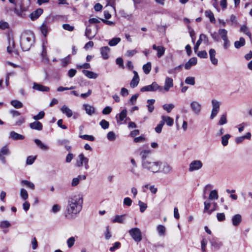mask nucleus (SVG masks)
<instances>
[{
  "label": "nucleus",
  "instance_id": "nucleus-1",
  "mask_svg": "<svg viewBox=\"0 0 252 252\" xmlns=\"http://www.w3.org/2000/svg\"><path fill=\"white\" fill-rule=\"evenodd\" d=\"M83 203L82 194H77L69 197L67 201V205L64 213V216L67 219H73L82 210Z\"/></svg>",
  "mask_w": 252,
  "mask_h": 252
},
{
  "label": "nucleus",
  "instance_id": "nucleus-2",
  "mask_svg": "<svg viewBox=\"0 0 252 252\" xmlns=\"http://www.w3.org/2000/svg\"><path fill=\"white\" fill-rule=\"evenodd\" d=\"M161 162L158 161H154L152 159L144 160L142 163L143 168L146 169L153 173H157L160 171Z\"/></svg>",
  "mask_w": 252,
  "mask_h": 252
},
{
  "label": "nucleus",
  "instance_id": "nucleus-3",
  "mask_svg": "<svg viewBox=\"0 0 252 252\" xmlns=\"http://www.w3.org/2000/svg\"><path fill=\"white\" fill-rule=\"evenodd\" d=\"M33 43L32 35H23L20 40V45L22 50L24 51H28Z\"/></svg>",
  "mask_w": 252,
  "mask_h": 252
},
{
  "label": "nucleus",
  "instance_id": "nucleus-4",
  "mask_svg": "<svg viewBox=\"0 0 252 252\" xmlns=\"http://www.w3.org/2000/svg\"><path fill=\"white\" fill-rule=\"evenodd\" d=\"M89 161V159L82 153L78 156V158L75 165L77 167H81L84 166L85 169L86 170H88L90 168Z\"/></svg>",
  "mask_w": 252,
  "mask_h": 252
},
{
  "label": "nucleus",
  "instance_id": "nucleus-5",
  "mask_svg": "<svg viewBox=\"0 0 252 252\" xmlns=\"http://www.w3.org/2000/svg\"><path fill=\"white\" fill-rule=\"evenodd\" d=\"M218 33L223 41V48L225 49H227L230 45V43L228 38L227 30L224 29H220L218 31Z\"/></svg>",
  "mask_w": 252,
  "mask_h": 252
},
{
  "label": "nucleus",
  "instance_id": "nucleus-6",
  "mask_svg": "<svg viewBox=\"0 0 252 252\" xmlns=\"http://www.w3.org/2000/svg\"><path fill=\"white\" fill-rule=\"evenodd\" d=\"M158 90L159 92H163V87L159 86L156 82L152 83L151 85L142 87L140 91L144 92H155Z\"/></svg>",
  "mask_w": 252,
  "mask_h": 252
},
{
  "label": "nucleus",
  "instance_id": "nucleus-7",
  "mask_svg": "<svg viewBox=\"0 0 252 252\" xmlns=\"http://www.w3.org/2000/svg\"><path fill=\"white\" fill-rule=\"evenodd\" d=\"M212 109L210 115V119H213L218 114L220 111L221 102L216 99H213L211 101Z\"/></svg>",
  "mask_w": 252,
  "mask_h": 252
},
{
  "label": "nucleus",
  "instance_id": "nucleus-8",
  "mask_svg": "<svg viewBox=\"0 0 252 252\" xmlns=\"http://www.w3.org/2000/svg\"><path fill=\"white\" fill-rule=\"evenodd\" d=\"M128 233L132 239L137 242H140L142 240V233L139 228L134 227L130 229Z\"/></svg>",
  "mask_w": 252,
  "mask_h": 252
},
{
  "label": "nucleus",
  "instance_id": "nucleus-9",
  "mask_svg": "<svg viewBox=\"0 0 252 252\" xmlns=\"http://www.w3.org/2000/svg\"><path fill=\"white\" fill-rule=\"evenodd\" d=\"M189 106L191 112L194 115H200L202 110V105L199 102L192 101L190 102Z\"/></svg>",
  "mask_w": 252,
  "mask_h": 252
},
{
  "label": "nucleus",
  "instance_id": "nucleus-10",
  "mask_svg": "<svg viewBox=\"0 0 252 252\" xmlns=\"http://www.w3.org/2000/svg\"><path fill=\"white\" fill-rule=\"evenodd\" d=\"M203 163L200 160H194L189 164V171L193 172L201 169L203 167Z\"/></svg>",
  "mask_w": 252,
  "mask_h": 252
},
{
  "label": "nucleus",
  "instance_id": "nucleus-11",
  "mask_svg": "<svg viewBox=\"0 0 252 252\" xmlns=\"http://www.w3.org/2000/svg\"><path fill=\"white\" fill-rule=\"evenodd\" d=\"M133 73L134 76L130 82V86L131 88H134L138 85L140 79L138 73L136 71L134 70Z\"/></svg>",
  "mask_w": 252,
  "mask_h": 252
},
{
  "label": "nucleus",
  "instance_id": "nucleus-12",
  "mask_svg": "<svg viewBox=\"0 0 252 252\" xmlns=\"http://www.w3.org/2000/svg\"><path fill=\"white\" fill-rule=\"evenodd\" d=\"M96 33V30L92 31L90 27H87L86 28L85 35L89 39H92L95 36Z\"/></svg>",
  "mask_w": 252,
  "mask_h": 252
},
{
  "label": "nucleus",
  "instance_id": "nucleus-13",
  "mask_svg": "<svg viewBox=\"0 0 252 252\" xmlns=\"http://www.w3.org/2000/svg\"><path fill=\"white\" fill-rule=\"evenodd\" d=\"M209 54L212 63L214 65H217L218 64V61L215 57L216 54L215 50L214 49H211L209 51Z\"/></svg>",
  "mask_w": 252,
  "mask_h": 252
},
{
  "label": "nucleus",
  "instance_id": "nucleus-14",
  "mask_svg": "<svg viewBox=\"0 0 252 252\" xmlns=\"http://www.w3.org/2000/svg\"><path fill=\"white\" fill-rule=\"evenodd\" d=\"M33 89L41 92H49L50 88L48 87L43 86L36 83H33Z\"/></svg>",
  "mask_w": 252,
  "mask_h": 252
},
{
  "label": "nucleus",
  "instance_id": "nucleus-15",
  "mask_svg": "<svg viewBox=\"0 0 252 252\" xmlns=\"http://www.w3.org/2000/svg\"><path fill=\"white\" fill-rule=\"evenodd\" d=\"M62 112L66 115L68 118L71 117L73 115L72 111L66 105H63L60 109Z\"/></svg>",
  "mask_w": 252,
  "mask_h": 252
},
{
  "label": "nucleus",
  "instance_id": "nucleus-16",
  "mask_svg": "<svg viewBox=\"0 0 252 252\" xmlns=\"http://www.w3.org/2000/svg\"><path fill=\"white\" fill-rule=\"evenodd\" d=\"M30 128L32 129H35L37 130H41L43 128L42 124L37 121H35L33 123H31L29 125Z\"/></svg>",
  "mask_w": 252,
  "mask_h": 252
},
{
  "label": "nucleus",
  "instance_id": "nucleus-17",
  "mask_svg": "<svg viewBox=\"0 0 252 252\" xmlns=\"http://www.w3.org/2000/svg\"><path fill=\"white\" fill-rule=\"evenodd\" d=\"M86 179V176L85 175H79L76 178H73L71 182V186L75 187L77 186L80 182L82 180H84Z\"/></svg>",
  "mask_w": 252,
  "mask_h": 252
},
{
  "label": "nucleus",
  "instance_id": "nucleus-18",
  "mask_svg": "<svg viewBox=\"0 0 252 252\" xmlns=\"http://www.w3.org/2000/svg\"><path fill=\"white\" fill-rule=\"evenodd\" d=\"M83 107L86 113L89 115H92L95 113L94 107L91 105L84 104H83Z\"/></svg>",
  "mask_w": 252,
  "mask_h": 252
},
{
  "label": "nucleus",
  "instance_id": "nucleus-19",
  "mask_svg": "<svg viewBox=\"0 0 252 252\" xmlns=\"http://www.w3.org/2000/svg\"><path fill=\"white\" fill-rule=\"evenodd\" d=\"M34 141L36 145L41 150L46 151L49 149V147L48 145L44 144L40 140L35 139Z\"/></svg>",
  "mask_w": 252,
  "mask_h": 252
},
{
  "label": "nucleus",
  "instance_id": "nucleus-20",
  "mask_svg": "<svg viewBox=\"0 0 252 252\" xmlns=\"http://www.w3.org/2000/svg\"><path fill=\"white\" fill-rule=\"evenodd\" d=\"M126 116L127 111L125 109L119 114V119L117 120V123L119 124H122L124 123H122V122L123 121L125 118H126V120H129V118H126Z\"/></svg>",
  "mask_w": 252,
  "mask_h": 252
},
{
  "label": "nucleus",
  "instance_id": "nucleus-21",
  "mask_svg": "<svg viewBox=\"0 0 252 252\" xmlns=\"http://www.w3.org/2000/svg\"><path fill=\"white\" fill-rule=\"evenodd\" d=\"M197 62V58L193 57L190 58L189 61L185 64L184 66L186 69H189L193 65H195Z\"/></svg>",
  "mask_w": 252,
  "mask_h": 252
},
{
  "label": "nucleus",
  "instance_id": "nucleus-22",
  "mask_svg": "<svg viewBox=\"0 0 252 252\" xmlns=\"http://www.w3.org/2000/svg\"><path fill=\"white\" fill-rule=\"evenodd\" d=\"M9 137L14 140H23L25 138L24 136L14 131H11L10 132Z\"/></svg>",
  "mask_w": 252,
  "mask_h": 252
},
{
  "label": "nucleus",
  "instance_id": "nucleus-23",
  "mask_svg": "<svg viewBox=\"0 0 252 252\" xmlns=\"http://www.w3.org/2000/svg\"><path fill=\"white\" fill-rule=\"evenodd\" d=\"M172 79L167 77L165 79L164 87L163 88V92H162L164 93L165 92H167L169 90V88L172 86Z\"/></svg>",
  "mask_w": 252,
  "mask_h": 252
},
{
  "label": "nucleus",
  "instance_id": "nucleus-24",
  "mask_svg": "<svg viewBox=\"0 0 252 252\" xmlns=\"http://www.w3.org/2000/svg\"><path fill=\"white\" fill-rule=\"evenodd\" d=\"M242 221V217L240 214H236L233 216L232 222L234 226H236L240 224Z\"/></svg>",
  "mask_w": 252,
  "mask_h": 252
},
{
  "label": "nucleus",
  "instance_id": "nucleus-25",
  "mask_svg": "<svg viewBox=\"0 0 252 252\" xmlns=\"http://www.w3.org/2000/svg\"><path fill=\"white\" fill-rule=\"evenodd\" d=\"M110 49L108 46H104L100 49V52L102 58L104 59H107L109 57V53L110 52Z\"/></svg>",
  "mask_w": 252,
  "mask_h": 252
},
{
  "label": "nucleus",
  "instance_id": "nucleus-26",
  "mask_svg": "<svg viewBox=\"0 0 252 252\" xmlns=\"http://www.w3.org/2000/svg\"><path fill=\"white\" fill-rule=\"evenodd\" d=\"M43 13V10L41 8H38L30 14V18L32 20L37 19Z\"/></svg>",
  "mask_w": 252,
  "mask_h": 252
},
{
  "label": "nucleus",
  "instance_id": "nucleus-27",
  "mask_svg": "<svg viewBox=\"0 0 252 252\" xmlns=\"http://www.w3.org/2000/svg\"><path fill=\"white\" fill-rule=\"evenodd\" d=\"M82 73L88 78L96 79L98 77V74L91 71L87 70H83Z\"/></svg>",
  "mask_w": 252,
  "mask_h": 252
},
{
  "label": "nucleus",
  "instance_id": "nucleus-28",
  "mask_svg": "<svg viewBox=\"0 0 252 252\" xmlns=\"http://www.w3.org/2000/svg\"><path fill=\"white\" fill-rule=\"evenodd\" d=\"M204 213H207L209 215H210L213 211L215 210V208H213L211 209H210L211 207V203L207 201H206L204 203Z\"/></svg>",
  "mask_w": 252,
  "mask_h": 252
},
{
  "label": "nucleus",
  "instance_id": "nucleus-29",
  "mask_svg": "<svg viewBox=\"0 0 252 252\" xmlns=\"http://www.w3.org/2000/svg\"><path fill=\"white\" fill-rule=\"evenodd\" d=\"M251 138V133L248 132L244 136L237 137L235 138V141L237 144H240L242 143L245 139L250 140Z\"/></svg>",
  "mask_w": 252,
  "mask_h": 252
},
{
  "label": "nucleus",
  "instance_id": "nucleus-30",
  "mask_svg": "<svg viewBox=\"0 0 252 252\" xmlns=\"http://www.w3.org/2000/svg\"><path fill=\"white\" fill-rule=\"evenodd\" d=\"M211 243L212 246L216 250H219L222 246V242L217 239H213Z\"/></svg>",
  "mask_w": 252,
  "mask_h": 252
},
{
  "label": "nucleus",
  "instance_id": "nucleus-31",
  "mask_svg": "<svg viewBox=\"0 0 252 252\" xmlns=\"http://www.w3.org/2000/svg\"><path fill=\"white\" fill-rule=\"evenodd\" d=\"M157 231L160 237H164L166 235V228L163 225H158L157 227Z\"/></svg>",
  "mask_w": 252,
  "mask_h": 252
},
{
  "label": "nucleus",
  "instance_id": "nucleus-32",
  "mask_svg": "<svg viewBox=\"0 0 252 252\" xmlns=\"http://www.w3.org/2000/svg\"><path fill=\"white\" fill-rule=\"evenodd\" d=\"M10 226L11 223L7 220H3L0 222V228L3 229L4 233H6L7 230H5V229L8 228Z\"/></svg>",
  "mask_w": 252,
  "mask_h": 252
},
{
  "label": "nucleus",
  "instance_id": "nucleus-33",
  "mask_svg": "<svg viewBox=\"0 0 252 252\" xmlns=\"http://www.w3.org/2000/svg\"><path fill=\"white\" fill-rule=\"evenodd\" d=\"M162 120L161 121L162 122V124L164 125L166 124L168 126H171L173 125V119L168 116H162L161 117Z\"/></svg>",
  "mask_w": 252,
  "mask_h": 252
},
{
  "label": "nucleus",
  "instance_id": "nucleus-34",
  "mask_svg": "<svg viewBox=\"0 0 252 252\" xmlns=\"http://www.w3.org/2000/svg\"><path fill=\"white\" fill-rule=\"evenodd\" d=\"M21 184L22 185L26 186L31 189L33 190L35 189L34 184L29 181L23 180L21 181Z\"/></svg>",
  "mask_w": 252,
  "mask_h": 252
},
{
  "label": "nucleus",
  "instance_id": "nucleus-35",
  "mask_svg": "<svg viewBox=\"0 0 252 252\" xmlns=\"http://www.w3.org/2000/svg\"><path fill=\"white\" fill-rule=\"evenodd\" d=\"M245 44V40L243 37H241L239 40L236 41L234 42V47L236 49H239L241 47L244 46Z\"/></svg>",
  "mask_w": 252,
  "mask_h": 252
},
{
  "label": "nucleus",
  "instance_id": "nucleus-36",
  "mask_svg": "<svg viewBox=\"0 0 252 252\" xmlns=\"http://www.w3.org/2000/svg\"><path fill=\"white\" fill-rule=\"evenodd\" d=\"M205 15L207 17H208L210 21L212 23H215L216 20H215V18L214 17V15L213 13L210 10H208L205 11Z\"/></svg>",
  "mask_w": 252,
  "mask_h": 252
},
{
  "label": "nucleus",
  "instance_id": "nucleus-37",
  "mask_svg": "<svg viewBox=\"0 0 252 252\" xmlns=\"http://www.w3.org/2000/svg\"><path fill=\"white\" fill-rule=\"evenodd\" d=\"M125 215H116L115 217V218L114 219H113L112 220V222L113 223H116V222H118V223H123L124 222V221H125Z\"/></svg>",
  "mask_w": 252,
  "mask_h": 252
},
{
  "label": "nucleus",
  "instance_id": "nucleus-38",
  "mask_svg": "<svg viewBox=\"0 0 252 252\" xmlns=\"http://www.w3.org/2000/svg\"><path fill=\"white\" fill-rule=\"evenodd\" d=\"M150 154V150H142L140 153V155L141 157L142 158V163L144 160H148L150 158H147V157L149 155V154Z\"/></svg>",
  "mask_w": 252,
  "mask_h": 252
},
{
  "label": "nucleus",
  "instance_id": "nucleus-39",
  "mask_svg": "<svg viewBox=\"0 0 252 252\" xmlns=\"http://www.w3.org/2000/svg\"><path fill=\"white\" fill-rule=\"evenodd\" d=\"M188 31L189 33V35L191 38L192 42L194 44L196 39L195 33L193 29L189 26L188 25Z\"/></svg>",
  "mask_w": 252,
  "mask_h": 252
},
{
  "label": "nucleus",
  "instance_id": "nucleus-40",
  "mask_svg": "<svg viewBox=\"0 0 252 252\" xmlns=\"http://www.w3.org/2000/svg\"><path fill=\"white\" fill-rule=\"evenodd\" d=\"M20 195L21 198L25 201L29 197L27 191L24 188H22L20 189Z\"/></svg>",
  "mask_w": 252,
  "mask_h": 252
},
{
  "label": "nucleus",
  "instance_id": "nucleus-41",
  "mask_svg": "<svg viewBox=\"0 0 252 252\" xmlns=\"http://www.w3.org/2000/svg\"><path fill=\"white\" fill-rule=\"evenodd\" d=\"M10 103L14 107L17 109L22 108L23 106V103L17 100H13L11 101Z\"/></svg>",
  "mask_w": 252,
  "mask_h": 252
},
{
  "label": "nucleus",
  "instance_id": "nucleus-42",
  "mask_svg": "<svg viewBox=\"0 0 252 252\" xmlns=\"http://www.w3.org/2000/svg\"><path fill=\"white\" fill-rule=\"evenodd\" d=\"M155 102V100L153 99H148L147 100V103L148 105H147V107L148 108V111L149 112L152 113L154 110V106L153 104Z\"/></svg>",
  "mask_w": 252,
  "mask_h": 252
},
{
  "label": "nucleus",
  "instance_id": "nucleus-43",
  "mask_svg": "<svg viewBox=\"0 0 252 252\" xmlns=\"http://www.w3.org/2000/svg\"><path fill=\"white\" fill-rule=\"evenodd\" d=\"M219 196L218 192L216 190H213L211 191L209 196V199L210 200H217Z\"/></svg>",
  "mask_w": 252,
  "mask_h": 252
},
{
  "label": "nucleus",
  "instance_id": "nucleus-44",
  "mask_svg": "<svg viewBox=\"0 0 252 252\" xmlns=\"http://www.w3.org/2000/svg\"><path fill=\"white\" fill-rule=\"evenodd\" d=\"M0 153L4 156H7L10 154V151L8 146L5 145L0 149Z\"/></svg>",
  "mask_w": 252,
  "mask_h": 252
},
{
  "label": "nucleus",
  "instance_id": "nucleus-45",
  "mask_svg": "<svg viewBox=\"0 0 252 252\" xmlns=\"http://www.w3.org/2000/svg\"><path fill=\"white\" fill-rule=\"evenodd\" d=\"M230 137V135L229 134H225L221 137V144L223 146L227 145Z\"/></svg>",
  "mask_w": 252,
  "mask_h": 252
},
{
  "label": "nucleus",
  "instance_id": "nucleus-46",
  "mask_svg": "<svg viewBox=\"0 0 252 252\" xmlns=\"http://www.w3.org/2000/svg\"><path fill=\"white\" fill-rule=\"evenodd\" d=\"M121 40V39L120 37H114L109 41L108 44L111 46H116Z\"/></svg>",
  "mask_w": 252,
  "mask_h": 252
},
{
  "label": "nucleus",
  "instance_id": "nucleus-47",
  "mask_svg": "<svg viewBox=\"0 0 252 252\" xmlns=\"http://www.w3.org/2000/svg\"><path fill=\"white\" fill-rule=\"evenodd\" d=\"M143 69L146 74H149L151 70V63L148 62L146 64H144L143 66Z\"/></svg>",
  "mask_w": 252,
  "mask_h": 252
},
{
  "label": "nucleus",
  "instance_id": "nucleus-48",
  "mask_svg": "<svg viewBox=\"0 0 252 252\" xmlns=\"http://www.w3.org/2000/svg\"><path fill=\"white\" fill-rule=\"evenodd\" d=\"M14 49V42L13 39H9V45L7 47V51L9 53H12Z\"/></svg>",
  "mask_w": 252,
  "mask_h": 252
},
{
  "label": "nucleus",
  "instance_id": "nucleus-49",
  "mask_svg": "<svg viewBox=\"0 0 252 252\" xmlns=\"http://www.w3.org/2000/svg\"><path fill=\"white\" fill-rule=\"evenodd\" d=\"M171 170H172V167L170 166L167 163H164L163 164V168H162L161 171L165 173H168L171 171Z\"/></svg>",
  "mask_w": 252,
  "mask_h": 252
},
{
  "label": "nucleus",
  "instance_id": "nucleus-50",
  "mask_svg": "<svg viewBox=\"0 0 252 252\" xmlns=\"http://www.w3.org/2000/svg\"><path fill=\"white\" fill-rule=\"evenodd\" d=\"M185 82L187 84L193 86L195 84V78L194 77H188L186 78Z\"/></svg>",
  "mask_w": 252,
  "mask_h": 252
},
{
  "label": "nucleus",
  "instance_id": "nucleus-51",
  "mask_svg": "<svg viewBox=\"0 0 252 252\" xmlns=\"http://www.w3.org/2000/svg\"><path fill=\"white\" fill-rule=\"evenodd\" d=\"M157 51V56L158 58L161 57L163 55L165 52V48L161 46H158L157 50H156Z\"/></svg>",
  "mask_w": 252,
  "mask_h": 252
},
{
  "label": "nucleus",
  "instance_id": "nucleus-52",
  "mask_svg": "<svg viewBox=\"0 0 252 252\" xmlns=\"http://www.w3.org/2000/svg\"><path fill=\"white\" fill-rule=\"evenodd\" d=\"M138 205L140 207V211L141 213H143L147 208V204L140 200L138 201Z\"/></svg>",
  "mask_w": 252,
  "mask_h": 252
},
{
  "label": "nucleus",
  "instance_id": "nucleus-53",
  "mask_svg": "<svg viewBox=\"0 0 252 252\" xmlns=\"http://www.w3.org/2000/svg\"><path fill=\"white\" fill-rule=\"evenodd\" d=\"M40 31L44 36H46L48 32V27L45 23H43L41 25Z\"/></svg>",
  "mask_w": 252,
  "mask_h": 252
},
{
  "label": "nucleus",
  "instance_id": "nucleus-54",
  "mask_svg": "<svg viewBox=\"0 0 252 252\" xmlns=\"http://www.w3.org/2000/svg\"><path fill=\"white\" fill-rule=\"evenodd\" d=\"M79 137L83 139L89 140L90 141H93L94 140V138L93 136L87 134L81 135L79 136Z\"/></svg>",
  "mask_w": 252,
  "mask_h": 252
},
{
  "label": "nucleus",
  "instance_id": "nucleus-55",
  "mask_svg": "<svg viewBox=\"0 0 252 252\" xmlns=\"http://www.w3.org/2000/svg\"><path fill=\"white\" fill-rule=\"evenodd\" d=\"M163 108L168 113L170 112L173 108V105L172 104H165L163 105Z\"/></svg>",
  "mask_w": 252,
  "mask_h": 252
},
{
  "label": "nucleus",
  "instance_id": "nucleus-56",
  "mask_svg": "<svg viewBox=\"0 0 252 252\" xmlns=\"http://www.w3.org/2000/svg\"><path fill=\"white\" fill-rule=\"evenodd\" d=\"M107 139L110 141H114L116 139V135L113 131H110L107 135Z\"/></svg>",
  "mask_w": 252,
  "mask_h": 252
},
{
  "label": "nucleus",
  "instance_id": "nucleus-57",
  "mask_svg": "<svg viewBox=\"0 0 252 252\" xmlns=\"http://www.w3.org/2000/svg\"><path fill=\"white\" fill-rule=\"evenodd\" d=\"M45 113L44 111H40L37 115H35L33 117V119L35 121L40 120L44 117Z\"/></svg>",
  "mask_w": 252,
  "mask_h": 252
},
{
  "label": "nucleus",
  "instance_id": "nucleus-58",
  "mask_svg": "<svg viewBox=\"0 0 252 252\" xmlns=\"http://www.w3.org/2000/svg\"><path fill=\"white\" fill-rule=\"evenodd\" d=\"M240 30L242 32L245 33L246 34H247L249 36H250V37L251 36V32H250L248 27L246 26H245V25L242 26Z\"/></svg>",
  "mask_w": 252,
  "mask_h": 252
},
{
  "label": "nucleus",
  "instance_id": "nucleus-59",
  "mask_svg": "<svg viewBox=\"0 0 252 252\" xmlns=\"http://www.w3.org/2000/svg\"><path fill=\"white\" fill-rule=\"evenodd\" d=\"M36 157L29 156L26 160V164L28 165L32 164L35 161Z\"/></svg>",
  "mask_w": 252,
  "mask_h": 252
},
{
  "label": "nucleus",
  "instance_id": "nucleus-60",
  "mask_svg": "<svg viewBox=\"0 0 252 252\" xmlns=\"http://www.w3.org/2000/svg\"><path fill=\"white\" fill-rule=\"evenodd\" d=\"M75 241V238L73 237H70L67 240V244L68 248L72 247L74 244V242Z\"/></svg>",
  "mask_w": 252,
  "mask_h": 252
},
{
  "label": "nucleus",
  "instance_id": "nucleus-61",
  "mask_svg": "<svg viewBox=\"0 0 252 252\" xmlns=\"http://www.w3.org/2000/svg\"><path fill=\"white\" fill-rule=\"evenodd\" d=\"M227 123V119L226 115L223 114L221 116V117L219 120V124L220 125H223Z\"/></svg>",
  "mask_w": 252,
  "mask_h": 252
},
{
  "label": "nucleus",
  "instance_id": "nucleus-62",
  "mask_svg": "<svg viewBox=\"0 0 252 252\" xmlns=\"http://www.w3.org/2000/svg\"><path fill=\"white\" fill-rule=\"evenodd\" d=\"M137 167H134L133 165H132L129 167V170L134 175L139 176V174L136 171Z\"/></svg>",
  "mask_w": 252,
  "mask_h": 252
},
{
  "label": "nucleus",
  "instance_id": "nucleus-63",
  "mask_svg": "<svg viewBox=\"0 0 252 252\" xmlns=\"http://www.w3.org/2000/svg\"><path fill=\"white\" fill-rule=\"evenodd\" d=\"M100 125L102 127V128H103V129H107L109 127V124L106 120H102L100 122Z\"/></svg>",
  "mask_w": 252,
  "mask_h": 252
},
{
  "label": "nucleus",
  "instance_id": "nucleus-64",
  "mask_svg": "<svg viewBox=\"0 0 252 252\" xmlns=\"http://www.w3.org/2000/svg\"><path fill=\"white\" fill-rule=\"evenodd\" d=\"M61 207L58 204H55L53 206L51 211L53 213H57L59 212L61 210Z\"/></svg>",
  "mask_w": 252,
  "mask_h": 252
}]
</instances>
